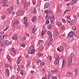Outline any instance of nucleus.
Wrapping results in <instances>:
<instances>
[{
	"mask_svg": "<svg viewBox=\"0 0 79 79\" xmlns=\"http://www.w3.org/2000/svg\"><path fill=\"white\" fill-rule=\"evenodd\" d=\"M52 74H55V70H52Z\"/></svg>",
	"mask_w": 79,
	"mask_h": 79,
	"instance_id": "obj_52",
	"label": "nucleus"
},
{
	"mask_svg": "<svg viewBox=\"0 0 79 79\" xmlns=\"http://www.w3.org/2000/svg\"><path fill=\"white\" fill-rule=\"evenodd\" d=\"M35 10H36V9H35V8H34V9L33 11L34 13H35Z\"/></svg>",
	"mask_w": 79,
	"mask_h": 79,
	"instance_id": "obj_49",
	"label": "nucleus"
},
{
	"mask_svg": "<svg viewBox=\"0 0 79 79\" xmlns=\"http://www.w3.org/2000/svg\"><path fill=\"white\" fill-rule=\"evenodd\" d=\"M35 52V49H34L33 46H31L28 50V53L29 54H34Z\"/></svg>",
	"mask_w": 79,
	"mask_h": 79,
	"instance_id": "obj_1",
	"label": "nucleus"
},
{
	"mask_svg": "<svg viewBox=\"0 0 79 79\" xmlns=\"http://www.w3.org/2000/svg\"><path fill=\"white\" fill-rule=\"evenodd\" d=\"M8 29V26H7L6 27V28L4 30V31H6V30H7V29Z\"/></svg>",
	"mask_w": 79,
	"mask_h": 79,
	"instance_id": "obj_44",
	"label": "nucleus"
},
{
	"mask_svg": "<svg viewBox=\"0 0 79 79\" xmlns=\"http://www.w3.org/2000/svg\"><path fill=\"white\" fill-rule=\"evenodd\" d=\"M59 59H57L54 62L55 64H56L57 65H58L59 64Z\"/></svg>",
	"mask_w": 79,
	"mask_h": 79,
	"instance_id": "obj_13",
	"label": "nucleus"
},
{
	"mask_svg": "<svg viewBox=\"0 0 79 79\" xmlns=\"http://www.w3.org/2000/svg\"><path fill=\"white\" fill-rule=\"evenodd\" d=\"M51 18L53 19H52V20H53V19H54V20H55V16H54V15H52Z\"/></svg>",
	"mask_w": 79,
	"mask_h": 79,
	"instance_id": "obj_43",
	"label": "nucleus"
},
{
	"mask_svg": "<svg viewBox=\"0 0 79 79\" xmlns=\"http://www.w3.org/2000/svg\"><path fill=\"white\" fill-rule=\"evenodd\" d=\"M14 7L13 6H11L10 7V8L9 9H8L9 13L10 14V13H11L13 12V9Z\"/></svg>",
	"mask_w": 79,
	"mask_h": 79,
	"instance_id": "obj_3",
	"label": "nucleus"
},
{
	"mask_svg": "<svg viewBox=\"0 0 79 79\" xmlns=\"http://www.w3.org/2000/svg\"><path fill=\"white\" fill-rule=\"evenodd\" d=\"M12 50L13 52H15V48H12Z\"/></svg>",
	"mask_w": 79,
	"mask_h": 79,
	"instance_id": "obj_48",
	"label": "nucleus"
},
{
	"mask_svg": "<svg viewBox=\"0 0 79 79\" xmlns=\"http://www.w3.org/2000/svg\"><path fill=\"white\" fill-rule=\"evenodd\" d=\"M54 56L55 58V59H56V60H58L59 58H60V57H59V56H57V55H56V54H54Z\"/></svg>",
	"mask_w": 79,
	"mask_h": 79,
	"instance_id": "obj_17",
	"label": "nucleus"
},
{
	"mask_svg": "<svg viewBox=\"0 0 79 79\" xmlns=\"http://www.w3.org/2000/svg\"><path fill=\"white\" fill-rule=\"evenodd\" d=\"M57 25V26H61V24H60V23H59V22H57L56 23Z\"/></svg>",
	"mask_w": 79,
	"mask_h": 79,
	"instance_id": "obj_45",
	"label": "nucleus"
},
{
	"mask_svg": "<svg viewBox=\"0 0 79 79\" xmlns=\"http://www.w3.org/2000/svg\"><path fill=\"white\" fill-rule=\"evenodd\" d=\"M47 21L45 22L46 24H49L50 23V22H49V21L48 20H46Z\"/></svg>",
	"mask_w": 79,
	"mask_h": 79,
	"instance_id": "obj_35",
	"label": "nucleus"
},
{
	"mask_svg": "<svg viewBox=\"0 0 79 79\" xmlns=\"http://www.w3.org/2000/svg\"><path fill=\"white\" fill-rule=\"evenodd\" d=\"M27 66H29V61L27 62Z\"/></svg>",
	"mask_w": 79,
	"mask_h": 79,
	"instance_id": "obj_39",
	"label": "nucleus"
},
{
	"mask_svg": "<svg viewBox=\"0 0 79 79\" xmlns=\"http://www.w3.org/2000/svg\"><path fill=\"white\" fill-rule=\"evenodd\" d=\"M75 22V20H72L71 22V25H73V23H74V22Z\"/></svg>",
	"mask_w": 79,
	"mask_h": 79,
	"instance_id": "obj_38",
	"label": "nucleus"
},
{
	"mask_svg": "<svg viewBox=\"0 0 79 79\" xmlns=\"http://www.w3.org/2000/svg\"><path fill=\"white\" fill-rule=\"evenodd\" d=\"M61 58H62L63 59V61L65 62V60H64V56H62Z\"/></svg>",
	"mask_w": 79,
	"mask_h": 79,
	"instance_id": "obj_33",
	"label": "nucleus"
},
{
	"mask_svg": "<svg viewBox=\"0 0 79 79\" xmlns=\"http://www.w3.org/2000/svg\"><path fill=\"white\" fill-rule=\"evenodd\" d=\"M45 64V63H44V62H42L40 64V66H43V65H44Z\"/></svg>",
	"mask_w": 79,
	"mask_h": 79,
	"instance_id": "obj_36",
	"label": "nucleus"
},
{
	"mask_svg": "<svg viewBox=\"0 0 79 79\" xmlns=\"http://www.w3.org/2000/svg\"><path fill=\"white\" fill-rule=\"evenodd\" d=\"M20 45L21 47H25V44H24V43H22L20 44Z\"/></svg>",
	"mask_w": 79,
	"mask_h": 79,
	"instance_id": "obj_30",
	"label": "nucleus"
},
{
	"mask_svg": "<svg viewBox=\"0 0 79 79\" xmlns=\"http://www.w3.org/2000/svg\"><path fill=\"white\" fill-rule=\"evenodd\" d=\"M65 62L63 61L62 65V68H64Z\"/></svg>",
	"mask_w": 79,
	"mask_h": 79,
	"instance_id": "obj_23",
	"label": "nucleus"
},
{
	"mask_svg": "<svg viewBox=\"0 0 79 79\" xmlns=\"http://www.w3.org/2000/svg\"><path fill=\"white\" fill-rule=\"evenodd\" d=\"M31 73H34V71L33 70H31Z\"/></svg>",
	"mask_w": 79,
	"mask_h": 79,
	"instance_id": "obj_62",
	"label": "nucleus"
},
{
	"mask_svg": "<svg viewBox=\"0 0 79 79\" xmlns=\"http://www.w3.org/2000/svg\"><path fill=\"white\" fill-rule=\"evenodd\" d=\"M45 18L46 20H48L50 19V20H51L52 19V17H51L50 15H48V14L46 15Z\"/></svg>",
	"mask_w": 79,
	"mask_h": 79,
	"instance_id": "obj_5",
	"label": "nucleus"
},
{
	"mask_svg": "<svg viewBox=\"0 0 79 79\" xmlns=\"http://www.w3.org/2000/svg\"><path fill=\"white\" fill-rule=\"evenodd\" d=\"M37 63H41V60H38L37 61Z\"/></svg>",
	"mask_w": 79,
	"mask_h": 79,
	"instance_id": "obj_56",
	"label": "nucleus"
},
{
	"mask_svg": "<svg viewBox=\"0 0 79 79\" xmlns=\"http://www.w3.org/2000/svg\"><path fill=\"white\" fill-rule=\"evenodd\" d=\"M1 45L2 47H5L6 46L5 40L4 41H2L1 44Z\"/></svg>",
	"mask_w": 79,
	"mask_h": 79,
	"instance_id": "obj_10",
	"label": "nucleus"
},
{
	"mask_svg": "<svg viewBox=\"0 0 79 79\" xmlns=\"http://www.w3.org/2000/svg\"><path fill=\"white\" fill-rule=\"evenodd\" d=\"M21 14V12H20V11H18L16 13V15H17V16H19V15H20Z\"/></svg>",
	"mask_w": 79,
	"mask_h": 79,
	"instance_id": "obj_27",
	"label": "nucleus"
},
{
	"mask_svg": "<svg viewBox=\"0 0 79 79\" xmlns=\"http://www.w3.org/2000/svg\"><path fill=\"white\" fill-rule=\"evenodd\" d=\"M49 40L50 42H53V39L52 38V37L49 38Z\"/></svg>",
	"mask_w": 79,
	"mask_h": 79,
	"instance_id": "obj_26",
	"label": "nucleus"
},
{
	"mask_svg": "<svg viewBox=\"0 0 79 79\" xmlns=\"http://www.w3.org/2000/svg\"><path fill=\"white\" fill-rule=\"evenodd\" d=\"M32 21L34 23V22H35L37 21V18L35 16H34L31 19Z\"/></svg>",
	"mask_w": 79,
	"mask_h": 79,
	"instance_id": "obj_9",
	"label": "nucleus"
},
{
	"mask_svg": "<svg viewBox=\"0 0 79 79\" xmlns=\"http://www.w3.org/2000/svg\"><path fill=\"white\" fill-rule=\"evenodd\" d=\"M57 50L58 51V52H61V50H60V48H57Z\"/></svg>",
	"mask_w": 79,
	"mask_h": 79,
	"instance_id": "obj_53",
	"label": "nucleus"
},
{
	"mask_svg": "<svg viewBox=\"0 0 79 79\" xmlns=\"http://www.w3.org/2000/svg\"><path fill=\"white\" fill-rule=\"evenodd\" d=\"M42 40H40L38 41V44L39 45V47H42Z\"/></svg>",
	"mask_w": 79,
	"mask_h": 79,
	"instance_id": "obj_8",
	"label": "nucleus"
},
{
	"mask_svg": "<svg viewBox=\"0 0 79 79\" xmlns=\"http://www.w3.org/2000/svg\"><path fill=\"white\" fill-rule=\"evenodd\" d=\"M42 79H47V77H44L42 78Z\"/></svg>",
	"mask_w": 79,
	"mask_h": 79,
	"instance_id": "obj_64",
	"label": "nucleus"
},
{
	"mask_svg": "<svg viewBox=\"0 0 79 79\" xmlns=\"http://www.w3.org/2000/svg\"><path fill=\"white\" fill-rule=\"evenodd\" d=\"M74 54L71 53L70 55V58H73V57H74Z\"/></svg>",
	"mask_w": 79,
	"mask_h": 79,
	"instance_id": "obj_34",
	"label": "nucleus"
},
{
	"mask_svg": "<svg viewBox=\"0 0 79 79\" xmlns=\"http://www.w3.org/2000/svg\"><path fill=\"white\" fill-rule=\"evenodd\" d=\"M50 76L51 77H52V78L55 77L53 76V75L52 74L50 75Z\"/></svg>",
	"mask_w": 79,
	"mask_h": 79,
	"instance_id": "obj_54",
	"label": "nucleus"
},
{
	"mask_svg": "<svg viewBox=\"0 0 79 79\" xmlns=\"http://www.w3.org/2000/svg\"><path fill=\"white\" fill-rule=\"evenodd\" d=\"M37 30V29L35 28V27H34L33 28V29L32 30V33H35V31Z\"/></svg>",
	"mask_w": 79,
	"mask_h": 79,
	"instance_id": "obj_15",
	"label": "nucleus"
},
{
	"mask_svg": "<svg viewBox=\"0 0 79 79\" xmlns=\"http://www.w3.org/2000/svg\"><path fill=\"white\" fill-rule=\"evenodd\" d=\"M6 15H4L2 16V18L4 19H5L6 18Z\"/></svg>",
	"mask_w": 79,
	"mask_h": 79,
	"instance_id": "obj_51",
	"label": "nucleus"
},
{
	"mask_svg": "<svg viewBox=\"0 0 79 79\" xmlns=\"http://www.w3.org/2000/svg\"><path fill=\"white\" fill-rule=\"evenodd\" d=\"M24 24L25 25V27H28V26H29V23H27V21H24Z\"/></svg>",
	"mask_w": 79,
	"mask_h": 79,
	"instance_id": "obj_12",
	"label": "nucleus"
},
{
	"mask_svg": "<svg viewBox=\"0 0 79 79\" xmlns=\"http://www.w3.org/2000/svg\"><path fill=\"white\" fill-rule=\"evenodd\" d=\"M44 8H48L50 7V3L48 2H46L44 5Z\"/></svg>",
	"mask_w": 79,
	"mask_h": 79,
	"instance_id": "obj_6",
	"label": "nucleus"
},
{
	"mask_svg": "<svg viewBox=\"0 0 79 79\" xmlns=\"http://www.w3.org/2000/svg\"><path fill=\"white\" fill-rule=\"evenodd\" d=\"M7 59L8 60V61H10V56H7Z\"/></svg>",
	"mask_w": 79,
	"mask_h": 79,
	"instance_id": "obj_29",
	"label": "nucleus"
},
{
	"mask_svg": "<svg viewBox=\"0 0 79 79\" xmlns=\"http://www.w3.org/2000/svg\"><path fill=\"white\" fill-rule=\"evenodd\" d=\"M44 49V48L42 47H40L38 48V50H40V51H42V50H43Z\"/></svg>",
	"mask_w": 79,
	"mask_h": 79,
	"instance_id": "obj_19",
	"label": "nucleus"
},
{
	"mask_svg": "<svg viewBox=\"0 0 79 79\" xmlns=\"http://www.w3.org/2000/svg\"><path fill=\"white\" fill-rule=\"evenodd\" d=\"M60 50H62V51H63L64 50V48L62 46H60Z\"/></svg>",
	"mask_w": 79,
	"mask_h": 79,
	"instance_id": "obj_37",
	"label": "nucleus"
},
{
	"mask_svg": "<svg viewBox=\"0 0 79 79\" xmlns=\"http://www.w3.org/2000/svg\"><path fill=\"white\" fill-rule=\"evenodd\" d=\"M44 55V54L42 53H40L39 54V56H42Z\"/></svg>",
	"mask_w": 79,
	"mask_h": 79,
	"instance_id": "obj_47",
	"label": "nucleus"
},
{
	"mask_svg": "<svg viewBox=\"0 0 79 79\" xmlns=\"http://www.w3.org/2000/svg\"><path fill=\"white\" fill-rule=\"evenodd\" d=\"M41 35H44V31H42Z\"/></svg>",
	"mask_w": 79,
	"mask_h": 79,
	"instance_id": "obj_61",
	"label": "nucleus"
},
{
	"mask_svg": "<svg viewBox=\"0 0 79 79\" xmlns=\"http://www.w3.org/2000/svg\"><path fill=\"white\" fill-rule=\"evenodd\" d=\"M16 35H14L13 36V37L12 38V39L13 40H17V37H16Z\"/></svg>",
	"mask_w": 79,
	"mask_h": 79,
	"instance_id": "obj_20",
	"label": "nucleus"
},
{
	"mask_svg": "<svg viewBox=\"0 0 79 79\" xmlns=\"http://www.w3.org/2000/svg\"><path fill=\"white\" fill-rule=\"evenodd\" d=\"M62 21L63 22V23H66V20H65V19H63L62 20Z\"/></svg>",
	"mask_w": 79,
	"mask_h": 79,
	"instance_id": "obj_42",
	"label": "nucleus"
},
{
	"mask_svg": "<svg viewBox=\"0 0 79 79\" xmlns=\"http://www.w3.org/2000/svg\"><path fill=\"white\" fill-rule=\"evenodd\" d=\"M68 61L67 63V65L68 67H70L71 66V64L72 63V61H73V60H72V58L71 57H69L68 60Z\"/></svg>",
	"mask_w": 79,
	"mask_h": 79,
	"instance_id": "obj_2",
	"label": "nucleus"
},
{
	"mask_svg": "<svg viewBox=\"0 0 79 79\" xmlns=\"http://www.w3.org/2000/svg\"><path fill=\"white\" fill-rule=\"evenodd\" d=\"M61 29H62L63 30H64V28L65 27H64V26H62L61 27Z\"/></svg>",
	"mask_w": 79,
	"mask_h": 79,
	"instance_id": "obj_46",
	"label": "nucleus"
},
{
	"mask_svg": "<svg viewBox=\"0 0 79 79\" xmlns=\"http://www.w3.org/2000/svg\"><path fill=\"white\" fill-rule=\"evenodd\" d=\"M72 2L70 3V5H74V4H75V3H76L77 2L76 1V0H72Z\"/></svg>",
	"mask_w": 79,
	"mask_h": 79,
	"instance_id": "obj_16",
	"label": "nucleus"
},
{
	"mask_svg": "<svg viewBox=\"0 0 79 79\" xmlns=\"http://www.w3.org/2000/svg\"><path fill=\"white\" fill-rule=\"evenodd\" d=\"M5 44H6V45H8L10 43L8 41L5 40Z\"/></svg>",
	"mask_w": 79,
	"mask_h": 79,
	"instance_id": "obj_18",
	"label": "nucleus"
},
{
	"mask_svg": "<svg viewBox=\"0 0 79 79\" xmlns=\"http://www.w3.org/2000/svg\"><path fill=\"white\" fill-rule=\"evenodd\" d=\"M73 33V31H72L71 32H70L69 33H68V37H69V38H70V37H73V35H74Z\"/></svg>",
	"mask_w": 79,
	"mask_h": 79,
	"instance_id": "obj_4",
	"label": "nucleus"
},
{
	"mask_svg": "<svg viewBox=\"0 0 79 79\" xmlns=\"http://www.w3.org/2000/svg\"><path fill=\"white\" fill-rule=\"evenodd\" d=\"M58 32L57 31V30H56V32L54 34V35L56 36H58Z\"/></svg>",
	"mask_w": 79,
	"mask_h": 79,
	"instance_id": "obj_22",
	"label": "nucleus"
},
{
	"mask_svg": "<svg viewBox=\"0 0 79 79\" xmlns=\"http://www.w3.org/2000/svg\"><path fill=\"white\" fill-rule=\"evenodd\" d=\"M3 2L1 3V5H2V6H5V4L7 2H8V0H3Z\"/></svg>",
	"mask_w": 79,
	"mask_h": 79,
	"instance_id": "obj_7",
	"label": "nucleus"
},
{
	"mask_svg": "<svg viewBox=\"0 0 79 79\" xmlns=\"http://www.w3.org/2000/svg\"><path fill=\"white\" fill-rule=\"evenodd\" d=\"M27 4L25 2L24 3V8H27Z\"/></svg>",
	"mask_w": 79,
	"mask_h": 79,
	"instance_id": "obj_21",
	"label": "nucleus"
},
{
	"mask_svg": "<svg viewBox=\"0 0 79 79\" xmlns=\"http://www.w3.org/2000/svg\"><path fill=\"white\" fill-rule=\"evenodd\" d=\"M49 60H52V56H49Z\"/></svg>",
	"mask_w": 79,
	"mask_h": 79,
	"instance_id": "obj_57",
	"label": "nucleus"
},
{
	"mask_svg": "<svg viewBox=\"0 0 79 79\" xmlns=\"http://www.w3.org/2000/svg\"><path fill=\"white\" fill-rule=\"evenodd\" d=\"M20 74H21V75H23V71H20Z\"/></svg>",
	"mask_w": 79,
	"mask_h": 79,
	"instance_id": "obj_60",
	"label": "nucleus"
},
{
	"mask_svg": "<svg viewBox=\"0 0 79 79\" xmlns=\"http://www.w3.org/2000/svg\"><path fill=\"white\" fill-rule=\"evenodd\" d=\"M7 72V76H9L10 75V72L9 70L8 69H6Z\"/></svg>",
	"mask_w": 79,
	"mask_h": 79,
	"instance_id": "obj_25",
	"label": "nucleus"
},
{
	"mask_svg": "<svg viewBox=\"0 0 79 79\" xmlns=\"http://www.w3.org/2000/svg\"><path fill=\"white\" fill-rule=\"evenodd\" d=\"M54 70V72H55V73H58V70L55 69Z\"/></svg>",
	"mask_w": 79,
	"mask_h": 79,
	"instance_id": "obj_40",
	"label": "nucleus"
},
{
	"mask_svg": "<svg viewBox=\"0 0 79 79\" xmlns=\"http://www.w3.org/2000/svg\"><path fill=\"white\" fill-rule=\"evenodd\" d=\"M52 42H51L50 41L49 43H48V45H52Z\"/></svg>",
	"mask_w": 79,
	"mask_h": 79,
	"instance_id": "obj_63",
	"label": "nucleus"
},
{
	"mask_svg": "<svg viewBox=\"0 0 79 79\" xmlns=\"http://www.w3.org/2000/svg\"><path fill=\"white\" fill-rule=\"evenodd\" d=\"M50 21L51 22V24H53L54 23V22L53 21V20H52V19L50 20Z\"/></svg>",
	"mask_w": 79,
	"mask_h": 79,
	"instance_id": "obj_55",
	"label": "nucleus"
},
{
	"mask_svg": "<svg viewBox=\"0 0 79 79\" xmlns=\"http://www.w3.org/2000/svg\"><path fill=\"white\" fill-rule=\"evenodd\" d=\"M18 22H19L18 20H16L14 23H13V26L14 27H15V26L17 25V24H18Z\"/></svg>",
	"mask_w": 79,
	"mask_h": 79,
	"instance_id": "obj_14",
	"label": "nucleus"
},
{
	"mask_svg": "<svg viewBox=\"0 0 79 79\" xmlns=\"http://www.w3.org/2000/svg\"><path fill=\"white\" fill-rule=\"evenodd\" d=\"M48 14H52V11H49V10Z\"/></svg>",
	"mask_w": 79,
	"mask_h": 79,
	"instance_id": "obj_50",
	"label": "nucleus"
},
{
	"mask_svg": "<svg viewBox=\"0 0 79 79\" xmlns=\"http://www.w3.org/2000/svg\"><path fill=\"white\" fill-rule=\"evenodd\" d=\"M49 10H45V13H46V14H48V13Z\"/></svg>",
	"mask_w": 79,
	"mask_h": 79,
	"instance_id": "obj_41",
	"label": "nucleus"
},
{
	"mask_svg": "<svg viewBox=\"0 0 79 79\" xmlns=\"http://www.w3.org/2000/svg\"><path fill=\"white\" fill-rule=\"evenodd\" d=\"M26 57L27 58H29V56L28 55H27L26 56Z\"/></svg>",
	"mask_w": 79,
	"mask_h": 79,
	"instance_id": "obj_58",
	"label": "nucleus"
},
{
	"mask_svg": "<svg viewBox=\"0 0 79 79\" xmlns=\"http://www.w3.org/2000/svg\"><path fill=\"white\" fill-rule=\"evenodd\" d=\"M74 35L76 37H78V34L77 32H75Z\"/></svg>",
	"mask_w": 79,
	"mask_h": 79,
	"instance_id": "obj_32",
	"label": "nucleus"
},
{
	"mask_svg": "<svg viewBox=\"0 0 79 79\" xmlns=\"http://www.w3.org/2000/svg\"><path fill=\"white\" fill-rule=\"evenodd\" d=\"M18 66V67L17 69V71H21V67H20L19 66Z\"/></svg>",
	"mask_w": 79,
	"mask_h": 79,
	"instance_id": "obj_28",
	"label": "nucleus"
},
{
	"mask_svg": "<svg viewBox=\"0 0 79 79\" xmlns=\"http://www.w3.org/2000/svg\"><path fill=\"white\" fill-rule=\"evenodd\" d=\"M26 37H24L23 38V40H26Z\"/></svg>",
	"mask_w": 79,
	"mask_h": 79,
	"instance_id": "obj_59",
	"label": "nucleus"
},
{
	"mask_svg": "<svg viewBox=\"0 0 79 79\" xmlns=\"http://www.w3.org/2000/svg\"><path fill=\"white\" fill-rule=\"evenodd\" d=\"M21 61V60H18L17 61V64H19L20 62Z\"/></svg>",
	"mask_w": 79,
	"mask_h": 79,
	"instance_id": "obj_31",
	"label": "nucleus"
},
{
	"mask_svg": "<svg viewBox=\"0 0 79 79\" xmlns=\"http://www.w3.org/2000/svg\"><path fill=\"white\" fill-rule=\"evenodd\" d=\"M48 29H52V25H51V24H49L48 26Z\"/></svg>",
	"mask_w": 79,
	"mask_h": 79,
	"instance_id": "obj_24",
	"label": "nucleus"
},
{
	"mask_svg": "<svg viewBox=\"0 0 79 79\" xmlns=\"http://www.w3.org/2000/svg\"><path fill=\"white\" fill-rule=\"evenodd\" d=\"M47 33L49 38L52 37V35L50 31H48Z\"/></svg>",
	"mask_w": 79,
	"mask_h": 79,
	"instance_id": "obj_11",
	"label": "nucleus"
}]
</instances>
